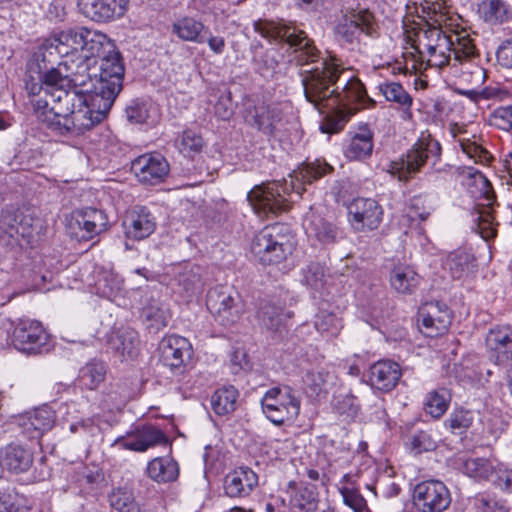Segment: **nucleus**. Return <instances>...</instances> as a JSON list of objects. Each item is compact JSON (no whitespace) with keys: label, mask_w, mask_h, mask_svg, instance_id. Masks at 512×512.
I'll return each mask as SVG.
<instances>
[{"label":"nucleus","mask_w":512,"mask_h":512,"mask_svg":"<svg viewBox=\"0 0 512 512\" xmlns=\"http://www.w3.org/2000/svg\"><path fill=\"white\" fill-rule=\"evenodd\" d=\"M127 119L131 123L142 124L148 119V108L146 103L132 101L126 108Z\"/></svg>","instance_id":"63"},{"label":"nucleus","mask_w":512,"mask_h":512,"mask_svg":"<svg viewBox=\"0 0 512 512\" xmlns=\"http://www.w3.org/2000/svg\"><path fill=\"white\" fill-rule=\"evenodd\" d=\"M339 491L345 505L350 507L355 512H363L367 509L366 500L358 490L349 486H341Z\"/></svg>","instance_id":"59"},{"label":"nucleus","mask_w":512,"mask_h":512,"mask_svg":"<svg viewBox=\"0 0 512 512\" xmlns=\"http://www.w3.org/2000/svg\"><path fill=\"white\" fill-rule=\"evenodd\" d=\"M50 335L36 320H20L13 331L14 347L27 354H37L48 350Z\"/></svg>","instance_id":"9"},{"label":"nucleus","mask_w":512,"mask_h":512,"mask_svg":"<svg viewBox=\"0 0 512 512\" xmlns=\"http://www.w3.org/2000/svg\"><path fill=\"white\" fill-rule=\"evenodd\" d=\"M375 32L374 17L368 10H359L351 14L339 28V33L349 43L357 40L361 33L373 36Z\"/></svg>","instance_id":"24"},{"label":"nucleus","mask_w":512,"mask_h":512,"mask_svg":"<svg viewBox=\"0 0 512 512\" xmlns=\"http://www.w3.org/2000/svg\"><path fill=\"white\" fill-rule=\"evenodd\" d=\"M33 452L22 445L9 444L0 453V465L9 472H27L33 464Z\"/></svg>","instance_id":"25"},{"label":"nucleus","mask_w":512,"mask_h":512,"mask_svg":"<svg viewBox=\"0 0 512 512\" xmlns=\"http://www.w3.org/2000/svg\"><path fill=\"white\" fill-rule=\"evenodd\" d=\"M88 64L65 59L41 77L44 98L36 101L40 122L62 136H79L93 127L86 99Z\"/></svg>","instance_id":"2"},{"label":"nucleus","mask_w":512,"mask_h":512,"mask_svg":"<svg viewBox=\"0 0 512 512\" xmlns=\"http://www.w3.org/2000/svg\"><path fill=\"white\" fill-rule=\"evenodd\" d=\"M402 372L398 363L382 360L374 363L369 369L370 385L380 391L393 390L401 378Z\"/></svg>","instance_id":"23"},{"label":"nucleus","mask_w":512,"mask_h":512,"mask_svg":"<svg viewBox=\"0 0 512 512\" xmlns=\"http://www.w3.org/2000/svg\"><path fill=\"white\" fill-rule=\"evenodd\" d=\"M56 421L55 411L48 405H42L14 418L20 432L29 439H38L51 430Z\"/></svg>","instance_id":"15"},{"label":"nucleus","mask_w":512,"mask_h":512,"mask_svg":"<svg viewBox=\"0 0 512 512\" xmlns=\"http://www.w3.org/2000/svg\"><path fill=\"white\" fill-rule=\"evenodd\" d=\"M292 512H313L317 508L316 492L314 487L298 488L290 499Z\"/></svg>","instance_id":"52"},{"label":"nucleus","mask_w":512,"mask_h":512,"mask_svg":"<svg viewBox=\"0 0 512 512\" xmlns=\"http://www.w3.org/2000/svg\"><path fill=\"white\" fill-rule=\"evenodd\" d=\"M302 225L309 238L322 244H333L339 237L337 226L323 218L313 207L305 214Z\"/></svg>","instance_id":"21"},{"label":"nucleus","mask_w":512,"mask_h":512,"mask_svg":"<svg viewBox=\"0 0 512 512\" xmlns=\"http://www.w3.org/2000/svg\"><path fill=\"white\" fill-rule=\"evenodd\" d=\"M203 144V139L199 134L192 130H185L178 143V148L184 155L191 156L200 152Z\"/></svg>","instance_id":"58"},{"label":"nucleus","mask_w":512,"mask_h":512,"mask_svg":"<svg viewBox=\"0 0 512 512\" xmlns=\"http://www.w3.org/2000/svg\"><path fill=\"white\" fill-rule=\"evenodd\" d=\"M254 30L269 41H285L294 48V60L298 65L318 63L317 66L303 71L302 84L308 102L314 107L326 101L325 105L340 106L355 113L374 105L361 81L349 75L342 68L336 55L320 57V51L306 32L294 24H285L270 20H257Z\"/></svg>","instance_id":"1"},{"label":"nucleus","mask_w":512,"mask_h":512,"mask_svg":"<svg viewBox=\"0 0 512 512\" xmlns=\"http://www.w3.org/2000/svg\"><path fill=\"white\" fill-rule=\"evenodd\" d=\"M436 446V441L433 439L431 434L426 431H419L411 438V449L416 454L432 451Z\"/></svg>","instance_id":"62"},{"label":"nucleus","mask_w":512,"mask_h":512,"mask_svg":"<svg viewBox=\"0 0 512 512\" xmlns=\"http://www.w3.org/2000/svg\"><path fill=\"white\" fill-rule=\"evenodd\" d=\"M179 292L187 299L202 293L204 282L198 266L186 265L176 276Z\"/></svg>","instance_id":"33"},{"label":"nucleus","mask_w":512,"mask_h":512,"mask_svg":"<svg viewBox=\"0 0 512 512\" xmlns=\"http://www.w3.org/2000/svg\"><path fill=\"white\" fill-rule=\"evenodd\" d=\"M348 221L357 232H367L379 227L383 218V209L372 198L353 199L348 207Z\"/></svg>","instance_id":"10"},{"label":"nucleus","mask_w":512,"mask_h":512,"mask_svg":"<svg viewBox=\"0 0 512 512\" xmlns=\"http://www.w3.org/2000/svg\"><path fill=\"white\" fill-rule=\"evenodd\" d=\"M452 41L442 42L433 50L424 52L417 56V60L412 64L414 70L427 69L428 67L442 68L451 63Z\"/></svg>","instance_id":"38"},{"label":"nucleus","mask_w":512,"mask_h":512,"mask_svg":"<svg viewBox=\"0 0 512 512\" xmlns=\"http://www.w3.org/2000/svg\"><path fill=\"white\" fill-rule=\"evenodd\" d=\"M234 113L232 94L229 90L219 93L214 104V114L221 120H229Z\"/></svg>","instance_id":"60"},{"label":"nucleus","mask_w":512,"mask_h":512,"mask_svg":"<svg viewBox=\"0 0 512 512\" xmlns=\"http://www.w3.org/2000/svg\"><path fill=\"white\" fill-rule=\"evenodd\" d=\"M422 10L427 13L430 20L439 26L446 20V4L444 0H424Z\"/></svg>","instance_id":"61"},{"label":"nucleus","mask_w":512,"mask_h":512,"mask_svg":"<svg viewBox=\"0 0 512 512\" xmlns=\"http://www.w3.org/2000/svg\"><path fill=\"white\" fill-rule=\"evenodd\" d=\"M492 483L497 488L505 492L512 493V469H508L502 464H498V470H496Z\"/></svg>","instance_id":"64"},{"label":"nucleus","mask_w":512,"mask_h":512,"mask_svg":"<svg viewBox=\"0 0 512 512\" xmlns=\"http://www.w3.org/2000/svg\"><path fill=\"white\" fill-rule=\"evenodd\" d=\"M440 157V143L429 134H422L399 160L391 162L389 171L397 176L400 181H407L420 172L428 161L432 160L434 165L440 160Z\"/></svg>","instance_id":"6"},{"label":"nucleus","mask_w":512,"mask_h":512,"mask_svg":"<svg viewBox=\"0 0 512 512\" xmlns=\"http://www.w3.org/2000/svg\"><path fill=\"white\" fill-rule=\"evenodd\" d=\"M449 38L452 40L451 61L453 66L470 62L476 56L475 45L468 34L452 32L449 34Z\"/></svg>","instance_id":"41"},{"label":"nucleus","mask_w":512,"mask_h":512,"mask_svg":"<svg viewBox=\"0 0 512 512\" xmlns=\"http://www.w3.org/2000/svg\"><path fill=\"white\" fill-rule=\"evenodd\" d=\"M206 305L215 320L225 327L237 323L245 311L240 293L229 286L221 285L210 289Z\"/></svg>","instance_id":"8"},{"label":"nucleus","mask_w":512,"mask_h":512,"mask_svg":"<svg viewBox=\"0 0 512 512\" xmlns=\"http://www.w3.org/2000/svg\"><path fill=\"white\" fill-rule=\"evenodd\" d=\"M325 102L323 101L319 103L318 107H315L320 113H325V109L330 110L327 112L320 129L323 133H337L344 128L350 116L355 114V109L347 111L340 106L325 105Z\"/></svg>","instance_id":"39"},{"label":"nucleus","mask_w":512,"mask_h":512,"mask_svg":"<svg viewBox=\"0 0 512 512\" xmlns=\"http://www.w3.org/2000/svg\"><path fill=\"white\" fill-rule=\"evenodd\" d=\"M257 485L258 476L248 467L234 469L224 478L225 494L231 498L246 497Z\"/></svg>","instance_id":"22"},{"label":"nucleus","mask_w":512,"mask_h":512,"mask_svg":"<svg viewBox=\"0 0 512 512\" xmlns=\"http://www.w3.org/2000/svg\"><path fill=\"white\" fill-rule=\"evenodd\" d=\"M141 316L147 324V327L155 332L167 326L170 318L167 306L153 294L147 297L142 307Z\"/></svg>","instance_id":"30"},{"label":"nucleus","mask_w":512,"mask_h":512,"mask_svg":"<svg viewBox=\"0 0 512 512\" xmlns=\"http://www.w3.org/2000/svg\"><path fill=\"white\" fill-rule=\"evenodd\" d=\"M475 413L464 408L454 409L444 421L445 427L455 435H462L474 422Z\"/></svg>","instance_id":"50"},{"label":"nucleus","mask_w":512,"mask_h":512,"mask_svg":"<svg viewBox=\"0 0 512 512\" xmlns=\"http://www.w3.org/2000/svg\"><path fill=\"white\" fill-rule=\"evenodd\" d=\"M257 317L260 323L271 331H278L286 320L283 308L270 302L261 305Z\"/></svg>","instance_id":"47"},{"label":"nucleus","mask_w":512,"mask_h":512,"mask_svg":"<svg viewBox=\"0 0 512 512\" xmlns=\"http://www.w3.org/2000/svg\"><path fill=\"white\" fill-rule=\"evenodd\" d=\"M419 275L407 265L393 268L390 274L391 287L398 293L410 294L419 284Z\"/></svg>","instance_id":"42"},{"label":"nucleus","mask_w":512,"mask_h":512,"mask_svg":"<svg viewBox=\"0 0 512 512\" xmlns=\"http://www.w3.org/2000/svg\"><path fill=\"white\" fill-rule=\"evenodd\" d=\"M84 33H86V27L83 26L68 28L45 39V41L52 44V51L55 54L66 57V59H72L81 54Z\"/></svg>","instance_id":"20"},{"label":"nucleus","mask_w":512,"mask_h":512,"mask_svg":"<svg viewBox=\"0 0 512 512\" xmlns=\"http://www.w3.org/2000/svg\"><path fill=\"white\" fill-rule=\"evenodd\" d=\"M331 376L324 368L310 369L303 376V384L310 395H319L326 390Z\"/></svg>","instance_id":"53"},{"label":"nucleus","mask_w":512,"mask_h":512,"mask_svg":"<svg viewBox=\"0 0 512 512\" xmlns=\"http://www.w3.org/2000/svg\"><path fill=\"white\" fill-rule=\"evenodd\" d=\"M251 251L263 264H278L292 253L293 242L285 226L274 224L266 226L255 235Z\"/></svg>","instance_id":"5"},{"label":"nucleus","mask_w":512,"mask_h":512,"mask_svg":"<svg viewBox=\"0 0 512 512\" xmlns=\"http://www.w3.org/2000/svg\"><path fill=\"white\" fill-rule=\"evenodd\" d=\"M419 321L422 332L428 337H437L446 333L452 321V316L446 304L429 302L419 310Z\"/></svg>","instance_id":"16"},{"label":"nucleus","mask_w":512,"mask_h":512,"mask_svg":"<svg viewBox=\"0 0 512 512\" xmlns=\"http://www.w3.org/2000/svg\"><path fill=\"white\" fill-rule=\"evenodd\" d=\"M107 225V217L101 210L85 208L72 214L70 227L76 237L89 240L101 233Z\"/></svg>","instance_id":"19"},{"label":"nucleus","mask_w":512,"mask_h":512,"mask_svg":"<svg viewBox=\"0 0 512 512\" xmlns=\"http://www.w3.org/2000/svg\"><path fill=\"white\" fill-rule=\"evenodd\" d=\"M131 171L140 183L157 185L169 174L170 166L159 153H145L131 162Z\"/></svg>","instance_id":"12"},{"label":"nucleus","mask_w":512,"mask_h":512,"mask_svg":"<svg viewBox=\"0 0 512 512\" xmlns=\"http://www.w3.org/2000/svg\"><path fill=\"white\" fill-rule=\"evenodd\" d=\"M110 505L118 512H142L131 491L118 488L109 496Z\"/></svg>","instance_id":"54"},{"label":"nucleus","mask_w":512,"mask_h":512,"mask_svg":"<svg viewBox=\"0 0 512 512\" xmlns=\"http://www.w3.org/2000/svg\"><path fill=\"white\" fill-rule=\"evenodd\" d=\"M56 58L52 44L45 40L33 52L26 65L25 86L30 94L41 91V77L53 66Z\"/></svg>","instance_id":"13"},{"label":"nucleus","mask_w":512,"mask_h":512,"mask_svg":"<svg viewBox=\"0 0 512 512\" xmlns=\"http://www.w3.org/2000/svg\"><path fill=\"white\" fill-rule=\"evenodd\" d=\"M301 282L314 292H322L327 283L325 267L317 262H312L302 269Z\"/></svg>","instance_id":"49"},{"label":"nucleus","mask_w":512,"mask_h":512,"mask_svg":"<svg viewBox=\"0 0 512 512\" xmlns=\"http://www.w3.org/2000/svg\"><path fill=\"white\" fill-rule=\"evenodd\" d=\"M124 65L118 51L113 48L100 57L99 74L94 77L88 73L85 87L88 114L93 127L101 123L108 115L116 97L122 89Z\"/></svg>","instance_id":"4"},{"label":"nucleus","mask_w":512,"mask_h":512,"mask_svg":"<svg viewBox=\"0 0 512 512\" xmlns=\"http://www.w3.org/2000/svg\"><path fill=\"white\" fill-rule=\"evenodd\" d=\"M314 327L321 335L333 338L340 333L343 325L334 313L322 309L315 316Z\"/></svg>","instance_id":"51"},{"label":"nucleus","mask_w":512,"mask_h":512,"mask_svg":"<svg viewBox=\"0 0 512 512\" xmlns=\"http://www.w3.org/2000/svg\"><path fill=\"white\" fill-rule=\"evenodd\" d=\"M449 41H452L449 38V34H446L439 25L433 26L428 24L426 27H421L415 31L412 48L418 56L431 50L435 52V48L438 45Z\"/></svg>","instance_id":"29"},{"label":"nucleus","mask_w":512,"mask_h":512,"mask_svg":"<svg viewBox=\"0 0 512 512\" xmlns=\"http://www.w3.org/2000/svg\"><path fill=\"white\" fill-rule=\"evenodd\" d=\"M95 286L100 296L113 299L122 291L123 279L112 270H104L101 272Z\"/></svg>","instance_id":"48"},{"label":"nucleus","mask_w":512,"mask_h":512,"mask_svg":"<svg viewBox=\"0 0 512 512\" xmlns=\"http://www.w3.org/2000/svg\"><path fill=\"white\" fill-rule=\"evenodd\" d=\"M488 349L495 353L496 361L500 364L512 360V328L510 326H497L486 336Z\"/></svg>","instance_id":"27"},{"label":"nucleus","mask_w":512,"mask_h":512,"mask_svg":"<svg viewBox=\"0 0 512 512\" xmlns=\"http://www.w3.org/2000/svg\"><path fill=\"white\" fill-rule=\"evenodd\" d=\"M450 400V394L444 388L430 391L424 400V410L431 417L439 419L447 411Z\"/></svg>","instance_id":"46"},{"label":"nucleus","mask_w":512,"mask_h":512,"mask_svg":"<svg viewBox=\"0 0 512 512\" xmlns=\"http://www.w3.org/2000/svg\"><path fill=\"white\" fill-rule=\"evenodd\" d=\"M172 32L183 41L199 44L205 42V25L192 17H183L175 21Z\"/></svg>","instance_id":"40"},{"label":"nucleus","mask_w":512,"mask_h":512,"mask_svg":"<svg viewBox=\"0 0 512 512\" xmlns=\"http://www.w3.org/2000/svg\"><path fill=\"white\" fill-rule=\"evenodd\" d=\"M442 267L453 279H463L474 271L475 258L467 249L457 248L445 256Z\"/></svg>","instance_id":"28"},{"label":"nucleus","mask_w":512,"mask_h":512,"mask_svg":"<svg viewBox=\"0 0 512 512\" xmlns=\"http://www.w3.org/2000/svg\"><path fill=\"white\" fill-rule=\"evenodd\" d=\"M333 167L324 160L303 163L297 170L289 174V180L275 181L255 186L248 192L247 199L254 212L261 218L277 215L289 208L287 195L295 191L301 196L305 184L330 173Z\"/></svg>","instance_id":"3"},{"label":"nucleus","mask_w":512,"mask_h":512,"mask_svg":"<svg viewBox=\"0 0 512 512\" xmlns=\"http://www.w3.org/2000/svg\"><path fill=\"white\" fill-rule=\"evenodd\" d=\"M463 473L477 481H491L495 477L498 464L486 458H467L462 464Z\"/></svg>","instance_id":"43"},{"label":"nucleus","mask_w":512,"mask_h":512,"mask_svg":"<svg viewBox=\"0 0 512 512\" xmlns=\"http://www.w3.org/2000/svg\"><path fill=\"white\" fill-rule=\"evenodd\" d=\"M126 0H78L82 14L97 23H108L122 17Z\"/></svg>","instance_id":"18"},{"label":"nucleus","mask_w":512,"mask_h":512,"mask_svg":"<svg viewBox=\"0 0 512 512\" xmlns=\"http://www.w3.org/2000/svg\"><path fill=\"white\" fill-rule=\"evenodd\" d=\"M106 366L103 362L92 360L80 368L77 381L88 390L96 389L105 379Z\"/></svg>","instance_id":"44"},{"label":"nucleus","mask_w":512,"mask_h":512,"mask_svg":"<svg viewBox=\"0 0 512 512\" xmlns=\"http://www.w3.org/2000/svg\"><path fill=\"white\" fill-rule=\"evenodd\" d=\"M414 501L421 512H443L451 503V494L443 482L428 480L416 485Z\"/></svg>","instance_id":"11"},{"label":"nucleus","mask_w":512,"mask_h":512,"mask_svg":"<svg viewBox=\"0 0 512 512\" xmlns=\"http://www.w3.org/2000/svg\"><path fill=\"white\" fill-rule=\"evenodd\" d=\"M126 235L129 238L141 240L148 237L155 229V222L150 212L145 208L134 210L125 221Z\"/></svg>","instance_id":"31"},{"label":"nucleus","mask_w":512,"mask_h":512,"mask_svg":"<svg viewBox=\"0 0 512 512\" xmlns=\"http://www.w3.org/2000/svg\"><path fill=\"white\" fill-rule=\"evenodd\" d=\"M83 42L81 54L72 59L74 61L81 59V62L88 64V67L90 66L91 58L101 57L115 48L111 40L104 33L88 28H86V33L83 35Z\"/></svg>","instance_id":"26"},{"label":"nucleus","mask_w":512,"mask_h":512,"mask_svg":"<svg viewBox=\"0 0 512 512\" xmlns=\"http://www.w3.org/2000/svg\"><path fill=\"white\" fill-rule=\"evenodd\" d=\"M254 125L264 133H273L276 126L282 120V111L277 103L267 104L265 102L254 106Z\"/></svg>","instance_id":"35"},{"label":"nucleus","mask_w":512,"mask_h":512,"mask_svg":"<svg viewBox=\"0 0 512 512\" xmlns=\"http://www.w3.org/2000/svg\"><path fill=\"white\" fill-rule=\"evenodd\" d=\"M372 150L373 134L367 126H360L346 145L344 154L350 160H361L369 157Z\"/></svg>","instance_id":"32"},{"label":"nucleus","mask_w":512,"mask_h":512,"mask_svg":"<svg viewBox=\"0 0 512 512\" xmlns=\"http://www.w3.org/2000/svg\"><path fill=\"white\" fill-rule=\"evenodd\" d=\"M148 477L157 483H169L178 478V463L169 457H156L147 465Z\"/></svg>","instance_id":"36"},{"label":"nucleus","mask_w":512,"mask_h":512,"mask_svg":"<svg viewBox=\"0 0 512 512\" xmlns=\"http://www.w3.org/2000/svg\"><path fill=\"white\" fill-rule=\"evenodd\" d=\"M434 211V204L427 195H416L410 200L409 215L425 221Z\"/></svg>","instance_id":"57"},{"label":"nucleus","mask_w":512,"mask_h":512,"mask_svg":"<svg viewBox=\"0 0 512 512\" xmlns=\"http://www.w3.org/2000/svg\"><path fill=\"white\" fill-rule=\"evenodd\" d=\"M109 345L123 359L133 358L139 347L138 334L131 328L119 329L111 336Z\"/></svg>","instance_id":"37"},{"label":"nucleus","mask_w":512,"mask_h":512,"mask_svg":"<svg viewBox=\"0 0 512 512\" xmlns=\"http://www.w3.org/2000/svg\"><path fill=\"white\" fill-rule=\"evenodd\" d=\"M167 444L168 438L159 428L147 425L116 438L111 446L134 452H145L155 446Z\"/></svg>","instance_id":"14"},{"label":"nucleus","mask_w":512,"mask_h":512,"mask_svg":"<svg viewBox=\"0 0 512 512\" xmlns=\"http://www.w3.org/2000/svg\"><path fill=\"white\" fill-rule=\"evenodd\" d=\"M378 89L387 101L394 102L402 108L401 118L403 120L412 119L413 98L400 83L387 81L379 84Z\"/></svg>","instance_id":"34"},{"label":"nucleus","mask_w":512,"mask_h":512,"mask_svg":"<svg viewBox=\"0 0 512 512\" xmlns=\"http://www.w3.org/2000/svg\"><path fill=\"white\" fill-rule=\"evenodd\" d=\"M484 20L491 24L503 23L507 20V8L501 0H486L480 5Z\"/></svg>","instance_id":"55"},{"label":"nucleus","mask_w":512,"mask_h":512,"mask_svg":"<svg viewBox=\"0 0 512 512\" xmlns=\"http://www.w3.org/2000/svg\"><path fill=\"white\" fill-rule=\"evenodd\" d=\"M159 349L163 365L175 372H180L192 355L190 342L178 335L164 337L160 342Z\"/></svg>","instance_id":"17"},{"label":"nucleus","mask_w":512,"mask_h":512,"mask_svg":"<svg viewBox=\"0 0 512 512\" xmlns=\"http://www.w3.org/2000/svg\"><path fill=\"white\" fill-rule=\"evenodd\" d=\"M238 391L233 386L223 387L214 392L211 406L218 415H226L236 409Z\"/></svg>","instance_id":"45"},{"label":"nucleus","mask_w":512,"mask_h":512,"mask_svg":"<svg viewBox=\"0 0 512 512\" xmlns=\"http://www.w3.org/2000/svg\"><path fill=\"white\" fill-rule=\"evenodd\" d=\"M266 418L280 426L294 421L300 412V400L289 386H275L267 390L261 399Z\"/></svg>","instance_id":"7"},{"label":"nucleus","mask_w":512,"mask_h":512,"mask_svg":"<svg viewBox=\"0 0 512 512\" xmlns=\"http://www.w3.org/2000/svg\"><path fill=\"white\" fill-rule=\"evenodd\" d=\"M457 142L463 153L475 163L485 164L490 159V153L475 140L467 137L458 138Z\"/></svg>","instance_id":"56"}]
</instances>
